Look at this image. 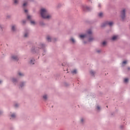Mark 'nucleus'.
Returning a JSON list of instances; mask_svg holds the SVG:
<instances>
[{
    "label": "nucleus",
    "instance_id": "nucleus-17",
    "mask_svg": "<svg viewBox=\"0 0 130 130\" xmlns=\"http://www.w3.org/2000/svg\"><path fill=\"white\" fill-rule=\"evenodd\" d=\"M43 98H44V99H45V100L47 99V95H44V96H43Z\"/></svg>",
    "mask_w": 130,
    "mask_h": 130
},
{
    "label": "nucleus",
    "instance_id": "nucleus-3",
    "mask_svg": "<svg viewBox=\"0 0 130 130\" xmlns=\"http://www.w3.org/2000/svg\"><path fill=\"white\" fill-rule=\"evenodd\" d=\"M12 58L13 60H18L19 59V58L17 56H12Z\"/></svg>",
    "mask_w": 130,
    "mask_h": 130
},
{
    "label": "nucleus",
    "instance_id": "nucleus-36",
    "mask_svg": "<svg viewBox=\"0 0 130 130\" xmlns=\"http://www.w3.org/2000/svg\"><path fill=\"white\" fill-rule=\"evenodd\" d=\"M104 26H105V25H102L103 27H104Z\"/></svg>",
    "mask_w": 130,
    "mask_h": 130
},
{
    "label": "nucleus",
    "instance_id": "nucleus-16",
    "mask_svg": "<svg viewBox=\"0 0 130 130\" xmlns=\"http://www.w3.org/2000/svg\"><path fill=\"white\" fill-rule=\"evenodd\" d=\"M14 4H18V3H19V1H18V0H14Z\"/></svg>",
    "mask_w": 130,
    "mask_h": 130
},
{
    "label": "nucleus",
    "instance_id": "nucleus-31",
    "mask_svg": "<svg viewBox=\"0 0 130 130\" xmlns=\"http://www.w3.org/2000/svg\"><path fill=\"white\" fill-rule=\"evenodd\" d=\"M24 12H25V13H27L28 10H24Z\"/></svg>",
    "mask_w": 130,
    "mask_h": 130
},
{
    "label": "nucleus",
    "instance_id": "nucleus-37",
    "mask_svg": "<svg viewBox=\"0 0 130 130\" xmlns=\"http://www.w3.org/2000/svg\"><path fill=\"white\" fill-rule=\"evenodd\" d=\"M98 52H100V51H98Z\"/></svg>",
    "mask_w": 130,
    "mask_h": 130
},
{
    "label": "nucleus",
    "instance_id": "nucleus-30",
    "mask_svg": "<svg viewBox=\"0 0 130 130\" xmlns=\"http://www.w3.org/2000/svg\"><path fill=\"white\" fill-rule=\"evenodd\" d=\"M22 23H23V24H25V23H26V21L23 20V21H22Z\"/></svg>",
    "mask_w": 130,
    "mask_h": 130
},
{
    "label": "nucleus",
    "instance_id": "nucleus-24",
    "mask_svg": "<svg viewBox=\"0 0 130 130\" xmlns=\"http://www.w3.org/2000/svg\"><path fill=\"white\" fill-rule=\"evenodd\" d=\"M93 38H90L89 39V41L91 42L93 40Z\"/></svg>",
    "mask_w": 130,
    "mask_h": 130
},
{
    "label": "nucleus",
    "instance_id": "nucleus-9",
    "mask_svg": "<svg viewBox=\"0 0 130 130\" xmlns=\"http://www.w3.org/2000/svg\"><path fill=\"white\" fill-rule=\"evenodd\" d=\"M99 17H100V18H101L102 17H103V13H102V12L100 13L99 14Z\"/></svg>",
    "mask_w": 130,
    "mask_h": 130
},
{
    "label": "nucleus",
    "instance_id": "nucleus-21",
    "mask_svg": "<svg viewBox=\"0 0 130 130\" xmlns=\"http://www.w3.org/2000/svg\"><path fill=\"white\" fill-rule=\"evenodd\" d=\"M127 61H123L122 62V64H126Z\"/></svg>",
    "mask_w": 130,
    "mask_h": 130
},
{
    "label": "nucleus",
    "instance_id": "nucleus-25",
    "mask_svg": "<svg viewBox=\"0 0 130 130\" xmlns=\"http://www.w3.org/2000/svg\"><path fill=\"white\" fill-rule=\"evenodd\" d=\"M103 45H106V42L104 41L102 43Z\"/></svg>",
    "mask_w": 130,
    "mask_h": 130
},
{
    "label": "nucleus",
    "instance_id": "nucleus-35",
    "mask_svg": "<svg viewBox=\"0 0 130 130\" xmlns=\"http://www.w3.org/2000/svg\"><path fill=\"white\" fill-rule=\"evenodd\" d=\"M1 83H2V81L0 80V84H1Z\"/></svg>",
    "mask_w": 130,
    "mask_h": 130
},
{
    "label": "nucleus",
    "instance_id": "nucleus-6",
    "mask_svg": "<svg viewBox=\"0 0 130 130\" xmlns=\"http://www.w3.org/2000/svg\"><path fill=\"white\" fill-rule=\"evenodd\" d=\"M87 36L86 35H81L79 36L80 38L83 39V38H85V37H86Z\"/></svg>",
    "mask_w": 130,
    "mask_h": 130
},
{
    "label": "nucleus",
    "instance_id": "nucleus-33",
    "mask_svg": "<svg viewBox=\"0 0 130 130\" xmlns=\"http://www.w3.org/2000/svg\"><path fill=\"white\" fill-rule=\"evenodd\" d=\"M15 107H18V104L15 105Z\"/></svg>",
    "mask_w": 130,
    "mask_h": 130
},
{
    "label": "nucleus",
    "instance_id": "nucleus-19",
    "mask_svg": "<svg viewBox=\"0 0 130 130\" xmlns=\"http://www.w3.org/2000/svg\"><path fill=\"white\" fill-rule=\"evenodd\" d=\"M23 7H26L27 6V2H24L23 3Z\"/></svg>",
    "mask_w": 130,
    "mask_h": 130
},
{
    "label": "nucleus",
    "instance_id": "nucleus-26",
    "mask_svg": "<svg viewBox=\"0 0 130 130\" xmlns=\"http://www.w3.org/2000/svg\"><path fill=\"white\" fill-rule=\"evenodd\" d=\"M82 8L83 9V10L84 11H85V6L83 5V6H82Z\"/></svg>",
    "mask_w": 130,
    "mask_h": 130
},
{
    "label": "nucleus",
    "instance_id": "nucleus-20",
    "mask_svg": "<svg viewBox=\"0 0 130 130\" xmlns=\"http://www.w3.org/2000/svg\"><path fill=\"white\" fill-rule=\"evenodd\" d=\"M90 74H91V75H92L93 76V75H94V74H95V72L93 71H90Z\"/></svg>",
    "mask_w": 130,
    "mask_h": 130
},
{
    "label": "nucleus",
    "instance_id": "nucleus-11",
    "mask_svg": "<svg viewBox=\"0 0 130 130\" xmlns=\"http://www.w3.org/2000/svg\"><path fill=\"white\" fill-rule=\"evenodd\" d=\"M15 29H16V26H15L14 25L12 26V30L13 31H15Z\"/></svg>",
    "mask_w": 130,
    "mask_h": 130
},
{
    "label": "nucleus",
    "instance_id": "nucleus-10",
    "mask_svg": "<svg viewBox=\"0 0 130 130\" xmlns=\"http://www.w3.org/2000/svg\"><path fill=\"white\" fill-rule=\"evenodd\" d=\"M34 61H35V60H31L30 62V64H34Z\"/></svg>",
    "mask_w": 130,
    "mask_h": 130
},
{
    "label": "nucleus",
    "instance_id": "nucleus-2",
    "mask_svg": "<svg viewBox=\"0 0 130 130\" xmlns=\"http://www.w3.org/2000/svg\"><path fill=\"white\" fill-rule=\"evenodd\" d=\"M121 17L122 20H124V18H125V10L123 9L121 12Z\"/></svg>",
    "mask_w": 130,
    "mask_h": 130
},
{
    "label": "nucleus",
    "instance_id": "nucleus-15",
    "mask_svg": "<svg viewBox=\"0 0 130 130\" xmlns=\"http://www.w3.org/2000/svg\"><path fill=\"white\" fill-rule=\"evenodd\" d=\"M71 41L73 42V43H75V40L74 39V38H71Z\"/></svg>",
    "mask_w": 130,
    "mask_h": 130
},
{
    "label": "nucleus",
    "instance_id": "nucleus-32",
    "mask_svg": "<svg viewBox=\"0 0 130 130\" xmlns=\"http://www.w3.org/2000/svg\"><path fill=\"white\" fill-rule=\"evenodd\" d=\"M98 7H99V8H100L101 7V4H99Z\"/></svg>",
    "mask_w": 130,
    "mask_h": 130
},
{
    "label": "nucleus",
    "instance_id": "nucleus-27",
    "mask_svg": "<svg viewBox=\"0 0 130 130\" xmlns=\"http://www.w3.org/2000/svg\"><path fill=\"white\" fill-rule=\"evenodd\" d=\"M24 37H28V34H25Z\"/></svg>",
    "mask_w": 130,
    "mask_h": 130
},
{
    "label": "nucleus",
    "instance_id": "nucleus-1",
    "mask_svg": "<svg viewBox=\"0 0 130 130\" xmlns=\"http://www.w3.org/2000/svg\"><path fill=\"white\" fill-rule=\"evenodd\" d=\"M41 15L43 19H49L51 17V16L48 14L47 10L44 8L41 9Z\"/></svg>",
    "mask_w": 130,
    "mask_h": 130
},
{
    "label": "nucleus",
    "instance_id": "nucleus-7",
    "mask_svg": "<svg viewBox=\"0 0 130 130\" xmlns=\"http://www.w3.org/2000/svg\"><path fill=\"white\" fill-rule=\"evenodd\" d=\"M87 34L88 35H91L92 34V30L91 29H89L87 31Z\"/></svg>",
    "mask_w": 130,
    "mask_h": 130
},
{
    "label": "nucleus",
    "instance_id": "nucleus-12",
    "mask_svg": "<svg viewBox=\"0 0 130 130\" xmlns=\"http://www.w3.org/2000/svg\"><path fill=\"white\" fill-rule=\"evenodd\" d=\"M124 83H127L128 82V79L125 78L124 80Z\"/></svg>",
    "mask_w": 130,
    "mask_h": 130
},
{
    "label": "nucleus",
    "instance_id": "nucleus-14",
    "mask_svg": "<svg viewBox=\"0 0 130 130\" xmlns=\"http://www.w3.org/2000/svg\"><path fill=\"white\" fill-rule=\"evenodd\" d=\"M72 74H77V71L76 70H73L72 71Z\"/></svg>",
    "mask_w": 130,
    "mask_h": 130
},
{
    "label": "nucleus",
    "instance_id": "nucleus-29",
    "mask_svg": "<svg viewBox=\"0 0 130 130\" xmlns=\"http://www.w3.org/2000/svg\"><path fill=\"white\" fill-rule=\"evenodd\" d=\"M23 86H24V83H22L21 84H20L21 88H22V87H23Z\"/></svg>",
    "mask_w": 130,
    "mask_h": 130
},
{
    "label": "nucleus",
    "instance_id": "nucleus-22",
    "mask_svg": "<svg viewBox=\"0 0 130 130\" xmlns=\"http://www.w3.org/2000/svg\"><path fill=\"white\" fill-rule=\"evenodd\" d=\"M19 76H24V74H22L21 72L18 73Z\"/></svg>",
    "mask_w": 130,
    "mask_h": 130
},
{
    "label": "nucleus",
    "instance_id": "nucleus-28",
    "mask_svg": "<svg viewBox=\"0 0 130 130\" xmlns=\"http://www.w3.org/2000/svg\"><path fill=\"white\" fill-rule=\"evenodd\" d=\"M97 109L98 110H100V107H99V106H98Z\"/></svg>",
    "mask_w": 130,
    "mask_h": 130
},
{
    "label": "nucleus",
    "instance_id": "nucleus-4",
    "mask_svg": "<svg viewBox=\"0 0 130 130\" xmlns=\"http://www.w3.org/2000/svg\"><path fill=\"white\" fill-rule=\"evenodd\" d=\"M106 24L109 25V26H112L113 25V22L112 21L107 22Z\"/></svg>",
    "mask_w": 130,
    "mask_h": 130
},
{
    "label": "nucleus",
    "instance_id": "nucleus-23",
    "mask_svg": "<svg viewBox=\"0 0 130 130\" xmlns=\"http://www.w3.org/2000/svg\"><path fill=\"white\" fill-rule=\"evenodd\" d=\"M27 19H28V20H30L31 19V16L30 15H28Z\"/></svg>",
    "mask_w": 130,
    "mask_h": 130
},
{
    "label": "nucleus",
    "instance_id": "nucleus-34",
    "mask_svg": "<svg viewBox=\"0 0 130 130\" xmlns=\"http://www.w3.org/2000/svg\"><path fill=\"white\" fill-rule=\"evenodd\" d=\"M83 121H84V119H81V122H83Z\"/></svg>",
    "mask_w": 130,
    "mask_h": 130
},
{
    "label": "nucleus",
    "instance_id": "nucleus-5",
    "mask_svg": "<svg viewBox=\"0 0 130 130\" xmlns=\"http://www.w3.org/2000/svg\"><path fill=\"white\" fill-rule=\"evenodd\" d=\"M117 38H118V36H114L112 38V40H116V39H117Z\"/></svg>",
    "mask_w": 130,
    "mask_h": 130
},
{
    "label": "nucleus",
    "instance_id": "nucleus-8",
    "mask_svg": "<svg viewBox=\"0 0 130 130\" xmlns=\"http://www.w3.org/2000/svg\"><path fill=\"white\" fill-rule=\"evenodd\" d=\"M47 40H48L49 42H50V41H51V38H50V37H47Z\"/></svg>",
    "mask_w": 130,
    "mask_h": 130
},
{
    "label": "nucleus",
    "instance_id": "nucleus-13",
    "mask_svg": "<svg viewBox=\"0 0 130 130\" xmlns=\"http://www.w3.org/2000/svg\"><path fill=\"white\" fill-rule=\"evenodd\" d=\"M30 23H31V24L32 25H35V24H36V22H35V21H30Z\"/></svg>",
    "mask_w": 130,
    "mask_h": 130
},
{
    "label": "nucleus",
    "instance_id": "nucleus-18",
    "mask_svg": "<svg viewBox=\"0 0 130 130\" xmlns=\"http://www.w3.org/2000/svg\"><path fill=\"white\" fill-rule=\"evenodd\" d=\"M11 117H13V118L14 117H16V115L15 114H13L12 115H11Z\"/></svg>",
    "mask_w": 130,
    "mask_h": 130
}]
</instances>
